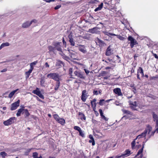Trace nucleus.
I'll use <instances>...</instances> for the list:
<instances>
[{"instance_id": "c03bdc74", "label": "nucleus", "mask_w": 158, "mask_h": 158, "mask_svg": "<svg viewBox=\"0 0 158 158\" xmlns=\"http://www.w3.org/2000/svg\"><path fill=\"white\" fill-rule=\"evenodd\" d=\"M0 155L2 156L3 157H5L7 155V154L5 152H3L0 153Z\"/></svg>"}, {"instance_id": "412c9836", "label": "nucleus", "mask_w": 158, "mask_h": 158, "mask_svg": "<svg viewBox=\"0 0 158 158\" xmlns=\"http://www.w3.org/2000/svg\"><path fill=\"white\" fill-rule=\"evenodd\" d=\"M143 146L139 150L138 152H137V155L135 156V157H138L140 154V156H139L140 158L141 156H142V158H143V154H142V153L143 152Z\"/></svg>"}, {"instance_id": "49530a36", "label": "nucleus", "mask_w": 158, "mask_h": 158, "mask_svg": "<svg viewBox=\"0 0 158 158\" xmlns=\"http://www.w3.org/2000/svg\"><path fill=\"white\" fill-rule=\"evenodd\" d=\"M96 0H91L89 1V3L90 4H94L96 3V2H97Z\"/></svg>"}, {"instance_id": "aec40b11", "label": "nucleus", "mask_w": 158, "mask_h": 158, "mask_svg": "<svg viewBox=\"0 0 158 158\" xmlns=\"http://www.w3.org/2000/svg\"><path fill=\"white\" fill-rule=\"evenodd\" d=\"M97 30V27H94L93 28L89 29L88 32L92 34L96 33L98 31Z\"/></svg>"}, {"instance_id": "69168bd1", "label": "nucleus", "mask_w": 158, "mask_h": 158, "mask_svg": "<svg viewBox=\"0 0 158 158\" xmlns=\"http://www.w3.org/2000/svg\"><path fill=\"white\" fill-rule=\"evenodd\" d=\"M112 99H108L107 100H106V101H105V102H109L110 101L112 100Z\"/></svg>"}, {"instance_id": "393cba45", "label": "nucleus", "mask_w": 158, "mask_h": 158, "mask_svg": "<svg viewBox=\"0 0 158 158\" xmlns=\"http://www.w3.org/2000/svg\"><path fill=\"white\" fill-rule=\"evenodd\" d=\"M45 82V77L43 76L40 78V85L42 86H44V84Z\"/></svg>"}, {"instance_id": "09e8293b", "label": "nucleus", "mask_w": 158, "mask_h": 158, "mask_svg": "<svg viewBox=\"0 0 158 158\" xmlns=\"http://www.w3.org/2000/svg\"><path fill=\"white\" fill-rule=\"evenodd\" d=\"M61 5H58L56 6V7H54V9L55 10H56L61 7Z\"/></svg>"}, {"instance_id": "7c9ffc66", "label": "nucleus", "mask_w": 158, "mask_h": 158, "mask_svg": "<svg viewBox=\"0 0 158 158\" xmlns=\"http://www.w3.org/2000/svg\"><path fill=\"white\" fill-rule=\"evenodd\" d=\"M102 91L101 89H100L98 91L97 90H94L93 92L94 95H98V94H101L102 93Z\"/></svg>"}, {"instance_id": "79ce46f5", "label": "nucleus", "mask_w": 158, "mask_h": 158, "mask_svg": "<svg viewBox=\"0 0 158 158\" xmlns=\"http://www.w3.org/2000/svg\"><path fill=\"white\" fill-rule=\"evenodd\" d=\"M74 129L75 130L79 132L81 130V128H80V127H79L77 126H75L74 127Z\"/></svg>"}, {"instance_id": "a18cd8bd", "label": "nucleus", "mask_w": 158, "mask_h": 158, "mask_svg": "<svg viewBox=\"0 0 158 158\" xmlns=\"http://www.w3.org/2000/svg\"><path fill=\"white\" fill-rule=\"evenodd\" d=\"M79 132L80 135L83 137H84V134L83 133V132L81 130L80 131H79Z\"/></svg>"}, {"instance_id": "5701e85b", "label": "nucleus", "mask_w": 158, "mask_h": 158, "mask_svg": "<svg viewBox=\"0 0 158 158\" xmlns=\"http://www.w3.org/2000/svg\"><path fill=\"white\" fill-rule=\"evenodd\" d=\"M24 106L22 108H20L18 110L17 113L16 114V115L17 116H19L21 115V113L23 112V110H24Z\"/></svg>"}, {"instance_id": "2eb2a0df", "label": "nucleus", "mask_w": 158, "mask_h": 158, "mask_svg": "<svg viewBox=\"0 0 158 158\" xmlns=\"http://www.w3.org/2000/svg\"><path fill=\"white\" fill-rule=\"evenodd\" d=\"M35 21H35H36L35 20H33L31 21L30 22L28 21H27L26 22L23 23L22 25V27L24 28H27L29 26H30L31 25L32 23V22H34Z\"/></svg>"}, {"instance_id": "ddd939ff", "label": "nucleus", "mask_w": 158, "mask_h": 158, "mask_svg": "<svg viewBox=\"0 0 158 158\" xmlns=\"http://www.w3.org/2000/svg\"><path fill=\"white\" fill-rule=\"evenodd\" d=\"M96 99L95 98L93 100L90 102V103L92 107L93 110L95 112H96V111L97 103H96Z\"/></svg>"}, {"instance_id": "4d7b16f0", "label": "nucleus", "mask_w": 158, "mask_h": 158, "mask_svg": "<svg viewBox=\"0 0 158 158\" xmlns=\"http://www.w3.org/2000/svg\"><path fill=\"white\" fill-rule=\"evenodd\" d=\"M62 41L64 45L66 46V41L64 40V37H63L62 38Z\"/></svg>"}, {"instance_id": "f704fd0d", "label": "nucleus", "mask_w": 158, "mask_h": 158, "mask_svg": "<svg viewBox=\"0 0 158 158\" xmlns=\"http://www.w3.org/2000/svg\"><path fill=\"white\" fill-rule=\"evenodd\" d=\"M157 127L155 126V130L153 131L151 133V134L149 136V138L151 137V136H153L155 133L156 132L157 133H158V129H157Z\"/></svg>"}, {"instance_id": "a211bd4d", "label": "nucleus", "mask_w": 158, "mask_h": 158, "mask_svg": "<svg viewBox=\"0 0 158 158\" xmlns=\"http://www.w3.org/2000/svg\"><path fill=\"white\" fill-rule=\"evenodd\" d=\"M68 37L69 39V42L70 44L72 46H74L75 45V42L73 41V38L72 35L70 34L68 36Z\"/></svg>"}, {"instance_id": "0e129e2a", "label": "nucleus", "mask_w": 158, "mask_h": 158, "mask_svg": "<svg viewBox=\"0 0 158 158\" xmlns=\"http://www.w3.org/2000/svg\"><path fill=\"white\" fill-rule=\"evenodd\" d=\"M7 70V69H3V70H2L1 71V72H5Z\"/></svg>"}, {"instance_id": "5fc2aeb1", "label": "nucleus", "mask_w": 158, "mask_h": 158, "mask_svg": "<svg viewBox=\"0 0 158 158\" xmlns=\"http://www.w3.org/2000/svg\"><path fill=\"white\" fill-rule=\"evenodd\" d=\"M37 63H38L37 61H34L33 62L31 63L30 64L31 65H32L33 66H34V65H35Z\"/></svg>"}, {"instance_id": "de8ad7c7", "label": "nucleus", "mask_w": 158, "mask_h": 158, "mask_svg": "<svg viewBox=\"0 0 158 158\" xmlns=\"http://www.w3.org/2000/svg\"><path fill=\"white\" fill-rule=\"evenodd\" d=\"M132 91L134 92V94H136V89L135 87L134 86L132 87Z\"/></svg>"}, {"instance_id": "a19ab883", "label": "nucleus", "mask_w": 158, "mask_h": 158, "mask_svg": "<svg viewBox=\"0 0 158 158\" xmlns=\"http://www.w3.org/2000/svg\"><path fill=\"white\" fill-rule=\"evenodd\" d=\"M53 117L57 121L60 118L59 115L57 114H54L53 115Z\"/></svg>"}, {"instance_id": "680f3d73", "label": "nucleus", "mask_w": 158, "mask_h": 158, "mask_svg": "<svg viewBox=\"0 0 158 158\" xmlns=\"http://www.w3.org/2000/svg\"><path fill=\"white\" fill-rule=\"evenodd\" d=\"M35 97L37 100L38 101H39L40 102H43L42 100H41L37 96H35Z\"/></svg>"}, {"instance_id": "dca6fc26", "label": "nucleus", "mask_w": 158, "mask_h": 158, "mask_svg": "<svg viewBox=\"0 0 158 158\" xmlns=\"http://www.w3.org/2000/svg\"><path fill=\"white\" fill-rule=\"evenodd\" d=\"M113 50L110 47V46H109L107 48L105 53V55L106 56H110L113 54Z\"/></svg>"}, {"instance_id": "f3484780", "label": "nucleus", "mask_w": 158, "mask_h": 158, "mask_svg": "<svg viewBox=\"0 0 158 158\" xmlns=\"http://www.w3.org/2000/svg\"><path fill=\"white\" fill-rule=\"evenodd\" d=\"M113 92L116 94L118 96H122L123 95L121 89L119 88H117L114 89Z\"/></svg>"}, {"instance_id": "cd10ccee", "label": "nucleus", "mask_w": 158, "mask_h": 158, "mask_svg": "<svg viewBox=\"0 0 158 158\" xmlns=\"http://www.w3.org/2000/svg\"><path fill=\"white\" fill-rule=\"evenodd\" d=\"M19 90V89H17L11 92L9 95V97L10 98H12L14 95L15 93L16 92Z\"/></svg>"}, {"instance_id": "7ed1b4c3", "label": "nucleus", "mask_w": 158, "mask_h": 158, "mask_svg": "<svg viewBox=\"0 0 158 158\" xmlns=\"http://www.w3.org/2000/svg\"><path fill=\"white\" fill-rule=\"evenodd\" d=\"M16 120V118L15 117H11L9 119L4 121L3 122V124L5 126H8L14 123Z\"/></svg>"}, {"instance_id": "ea45409f", "label": "nucleus", "mask_w": 158, "mask_h": 158, "mask_svg": "<svg viewBox=\"0 0 158 158\" xmlns=\"http://www.w3.org/2000/svg\"><path fill=\"white\" fill-rule=\"evenodd\" d=\"M123 112L124 114H127L131 115V112L129 111V110H124Z\"/></svg>"}, {"instance_id": "3c124183", "label": "nucleus", "mask_w": 158, "mask_h": 158, "mask_svg": "<svg viewBox=\"0 0 158 158\" xmlns=\"http://www.w3.org/2000/svg\"><path fill=\"white\" fill-rule=\"evenodd\" d=\"M99 111L100 113V116H101V117H102V116L103 115V113L102 112V110L101 109H99Z\"/></svg>"}, {"instance_id": "39448f33", "label": "nucleus", "mask_w": 158, "mask_h": 158, "mask_svg": "<svg viewBox=\"0 0 158 158\" xmlns=\"http://www.w3.org/2000/svg\"><path fill=\"white\" fill-rule=\"evenodd\" d=\"M131 153V151L129 149L126 150L123 154H122L121 155H117L116 156L115 158H123L129 156Z\"/></svg>"}, {"instance_id": "a878e982", "label": "nucleus", "mask_w": 158, "mask_h": 158, "mask_svg": "<svg viewBox=\"0 0 158 158\" xmlns=\"http://www.w3.org/2000/svg\"><path fill=\"white\" fill-rule=\"evenodd\" d=\"M103 6V2H102L101 4L98 6L95 9L94 11L95 12H97L98 11L101 10Z\"/></svg>"}, {"instance_id": "bf43d9fd", "label": "nucleus", "mask_w": 158, "mask_h": 158, "mask_svg": "<svg viewBox=\"0 0 158 158\" xmlns=\"http://www.w3.org/2000/svg\"><path fill=\"white\" fill-rule=\"evenodd\" d=\"M44 65L46 68H49V65L48 64V63L47 62H46Z\"/></svg>"}, {"instance_id": "6e6d98bb", "label": "nucleus", "mask_w": 158, "mask_h": 158, "mask_svg": "<svg viewBox=\"0 0 158 158\" xmlns=\"http://www.w3.org/2000/svg\"><path fill=\"white\" fill-rule=\"evenodd\" d=\"M57 63L58 64V65H61V64H63V62L60 60L58 61Z\"/></svg>"}, {"instance_id": "37998d69", "label": "nucleus", "mask_w": 158, "mask_h": 158, "mask_svg": "<svg viewBox=\"0 0 158 158\" xmlns=\"http://www.w3.org/2000/svg\"><path fill=\"white\" fill-rule=\"evenodd\" d=\"M38 153L36 152H33V158H37L38 157Z\"/></svg>"}, {"instance_id": "20e7f679", "label": "nucleus", "mask_w": 158, "mask_h": 158, "mask_svg": "<svg viewBox=\"0 0 158 158\" xmlns=\"http://www.w3.org/2000/svg\"><path fill=\"white\" fill-rule=\"evenodd\" d=\"M127 40L130 41V46L131 48H133L135 45L138 44L137 41L131 35L128 36Z\"/></svg>"}, {"instance_id": "f03ea898", "label": "nucleus", "mask_w": 158, "mask_h": 158, "mask_svg": "<svg viewBox=\"0 0 158 158\" xmlns=\"http://www.w3.org/2000/svg\"><path fill=\"white\" fill-rule=\"evenodd\" d=\"M47 77L54 80L55 81L60 80V76L57 73H50L48 74Z\"/></svg>"}, {"instance_id": "0eeeda50", "label": "nucleus", "mask_w": 158, "mask_h": 158, "mask_svg": "<svg viewBox=\"0 0 158 158\" xmlns=\"http://www.w3.org/2000/svg\"><path fill=\"white\" fill-rule=\"evenodd\" d=\"M61 42H53L52 43V45L54 47L55 50H57L60 52L62 51L61 44Z\"/></svg>"}, {"instance_id": "f257e3e1", "label": "nucleus", "mask_w": 158, "mask_h": 158, "mask_svg": "<svg viewBox=\"0 0 158 158\" xmlns=\"http://www.w3.org/2000/svg\"><path fill=\"white\" fill-rule=\"evenodd\" d=\"M148 132V130L147 129H145L144 131L141 134L137 136L136 139H135L131 143V148L132 149H134L135 148V140L137 139H139L140 138L145 137Z\"/></svg>"}, {"instance_id": "b1692460", "label": "nucleus", "mask_w": 158, "mask_h": 158, "mask_svg": "<svg viewBox=\"0 0 158 158\" xmlns=\"http://www.w3.org/2000/svg\"><path fill=\"white\" fill-rule=\"evenodd\" d=\"M57 122L62 125H64L65 123V120L63 118H60Z\"/></svg>"}, {"instance_id": "58836bf2", "label": "nucleus", "mask_w": 158, "mask_h": 158, "mask_svg": "<svg viewBox=\"0 0 158 158\" xmlns=\"http://www.w3.org/2000/svg\"><path fill=\"white\" fill-rule=\"evenodd\" d=\"M114 36H116L117 38L121 40H123L125 39V38L123 37V36L120 35H114Z\"/></svg>"}, {"instance_id": "e2e57ef3", "label": "nucleus", "mask_w": 158, "mask_h": 158, "mask_svg": "<svg viewBox=\"0 0 158 158\" xmlns=\"http://www.w3.org/2000/svg\"><path fill=\"white\" fill-rule=\"evenodd\" d=\"M152 130V127L149 125V134L150 133V131Z\"/></svg>"}, {"instance_id": "c756f323", "label": "nucleus", "mask_w": 158, "mask_h": 158, "mask_svg": "<svg viewBox=\"0 0 158 158\" xmlns=\"http://www.w3.org/2000/svg\"><path fill=\"white\" fill-rule=\"evenodd\" d=\"M79 115L80 116L81 119L85 120H86V117L84 114L81 112H79Z\"/></svg>"}, {"instance_id": "bb28decb", "label": "nucleus", "mask_w": 158, "mask_h": 158, "mask_svg": "<svg viewBox=\"0 0 158 158\" xmlns=\"http://www.w3.org/2000/svg\"><path fill=\"white\" fill-rule=\"evenodd\" d=\"M61 80H58L56 81V85L54 88V89L55 90H57L60 86V81Z\"/></svg>"}, {"instance_id": "6ab92c4d", "label": "nucleus", "mask_w": 158, "mask_h": 158, "mask_svg": "<svg viewBox=\"0 0 158 158\" xmlns=\"http://www.w3.org/2000/svg\"><path fill=\"white\" fill-rule=\"evenodd\" d=\"M97 42L99 44V45L100 47H102L106 45L105 43L103 41L100 40L99 39L97 38Z\"/></svg>"}, {"instance_id": "1a4fd4ad", "label": "nucleus", "mask_w": 158, "mask_h": 158, "mask_svg": "<svg viewBox=\"0 0 158 158\" xmlns=\"http://www.w3.org/2000/svg\"><path fill=\"white\" fill-rule=\"evenodd\" d=\"M20 100H18L17 102L12 103L11 105L10 110H16L19 106Z\"/></svg>"}, {"instance_id": "4be33fe9", "label": "nucleus", "mask_w": 158, "mask_h": 158, "mask_svg": "<svg viewBox=\"0 0 158 158\" xmlns=\"http://www.w3.org/2000/svg\"><path fill=\"white\" fill-rule=\"evenodd\" d=\"M89 138L90 139L89 140V143H92V145L94 146L95 144V141L93 135H89Z\"/></svg>"}, {"instance_id": "9b49d317", "label": "nucleus", "mask_w": 158, "mask_h": 158, "mask_svg": "<svg viewBox=\"0 0 158 158\" xmlns=\"http://www.w3.org/2000/svg\"><path fill=\"white\" fill-rule=\"evenodd\" d=\"M78 47L79 50L83 53L85 54L87 52L86 49L84 45L79 44Z\"/></svg>"}, {"instance_id": "e433bc0d", "label": "nucleus", "mask_w": 158, "mask_h": 158, "mask_svg": "<svg viewBox=\"0 0 158 158\" xmlns=\"http://www.w3.org/2000/svg\"><path fill=\"white\" fill-rule=\"evenodd\" d=\"M100 106H103L105 103V100L104 99H100L99 102L97 103Z\"/></svg>"}, {"instance_id": "423d86ee", "label": "nucleus", "mask_w": 158, "mask_h": 158, "mask_svg": "<svg viewBox=\"0 0 158 158\" xmlns=\"http://www.w3.org/2000/svg\"><path fill=\"white\" fill-rule=\"evenodd\" d=\"M89 95L88 94L87 91L86 90H84L82 91L81 97V100L85 102Z\"/></svg>"}, {"instance_id": "338daca9", "label": "nucleus", "mask_w": 158, "mask_h": 158, "mask_svg": "<svg viewBox=\"0 0 158 158\" xmlns=\"http://www.w3.org/2000/svg\"><path fill=\"white\" fill-rule=\"evenodd\" d=\"M111 69V67H107L105 68V69L106 70L109 69Z\"/></svg>"}, {"instance_id": "9d476101", "label": "nucleus", "mask_w": 158, "mask_h": 158, "mask_svg": "<svg viewBox=\"0 0 158 158\" xmlns=\"http://www.w3.org/2000/svg\"><path fill=\"white\" fill-rule=\"evenodd\" d=\"M139 74H141V77H144V75L143 70L142 68L141 67H139V69H138L137 74V79L140 80V79L139 77Z\"/></svg>"}, {"instance_id": "473e14b6", "label": "nucleus", "mask_w": 158, "mask_h": 158, "mask_svg": "<svg viewBox=\"0 0 158 158\" xmlns=\"http://www.w3.org/2000/svg\"><path fill=\"white\" fill-rule=\"evenodd\" d=\"M10 45L9 43L8 42L3 43L0 46V50L5 46H8Z\"/></svg>"}, {"instance_id": "8fccbe9b", "label": "nucleus", "mask_w": 158, "mask_h": 158, "mask_svg": "<svg viewBox=\"0 0 158 158\" xmlns=\"http://www.w3.org/2000/svg\"><path fill=\"white\" fill-rule=\"evenodd\" d=\"M135 66H134L131 69V74L135 72Z\"/></svg>"}, {"instance_id": "72a5a7b5", "label": "nucleus", "mask_w": 158, "mask_h": 158, "mask_svg": "<svg viewBox=\"0 0 158 158\" xmlns=\"http://www.w3.org/2000/svg\"><path fill=\"white\" fill-rule=\"evenodd\" d=\"M48 50L49 52H54L55 50L54 47L52 46H49L48 47Z\"/></svg>"}, {"instance_id": "4468645a", "label": "nucleus", "mask_w": 158, "mask_h": 158, "mask_svg": "<svg viewBox=\"0 0 158 158\" xmlns=\"http://www.w3.org/2000/svg\"><path fill=\"white\" fill-rule=\"evenodd\" d=\"M152 115L154 121L156 122L155 126L157 127V129H158V116L154 112H152Z\"/></svg>"}, {"instance_id": "603ef678", "label": "nucleus", "mask_w": 158, "mask_h": 158, "mask_svg": "<svg viewBox=\"0 0 158 158\" xmlns=\"http://www.w3.org/2000/svg\"><path fill=\"white\" fill-rule=\"evenodd\" d=\"M84 70L85 72V73H86V75H88L89 73V72H90L89 71V70H88V69H84Z\"/></svg>"}, {"instance_id": "f8f14e48", "label": "nucleus", "mask_w": 158, "mask_h": 158, "mask_svg": "<svg viewBox=\"0 0 158 158\" xmlns=\"http://www.w3.org/2000/svg\"><path fill=\"white\" fill-rule=\"evenodd\" d=\"M74 74L75 76L79 78L83 79H84L85 78V77L83 74L79 71L77 70L75 71L74 72Z\"/></svg>"}, {"instance_id": "052dcab7", "label": "nucleus", "mask_w": 158, "mask_h": 158, "mask_svg": "<svg viewBox=\"0 0 158 158\" xmlns=\"http://www.w3.org/2000/svg\"><path fill=\"white\" fill-rule=\"evenodd\" d=\"M73 69L72 68H70L69 69V74L71 75L72 73Z\"/></svg>"}, {"instance_id": "c9c22d12", "label": "nucleus", "mask_w": 158, "mask_h": 158, "mask_svg": "<svg viewBox=\"0 0 158 158\" xmlns=\"http://www.w3.org/2000/svg\"><path fill=\"white\" fill-rule=\"evenodd\" d=\"M102 32L106 35H107L108 36H109L110 35H111V36H114V35H115V34L110 33L108 32L107 31H103Z\"/></svg>"}, {"instance_id": "2f4dec72", "label": "nucleus", "mask_w": 158, "mask_h": 158, "mask_svg": "<svg viewBox=\"0 0 158 158\" xmlns=\"http://www.w3.org/2000/svg\"><path fill=\"white\" fill-rule=\"evenodd\" d=\"M24 114L25 115V117H28L30 115V114L29 113L27 109H24V110H23V112L22 114Z\"/></svg>"}, {"instance_id": "864d4df0", "label": "nucleus", "mask_w": 158, "mask_h": 158, "mask_svg": "<svg viewBox=\"0 0 158 158\" xmlns=\"http://www.w3.org/2000/svg\"><path fill=\"white\" fill-rule=\"evenodd\" d=\"M30 68L29 70H30L32 72L33 69H34V66L31 65V64H30Z\"/></svg>"}, {"instance_id": "4c0bfd02", "label": "nucleus", "mask_w": 158, "mask_h": 158, "mask_svg": "<svg viewBox=\"0 0 158 158\" xmlns=\"http://www.w3.org/2000/svg\"><path fill=\"white\" fill-rule=\"evenodd\" d=\"M31 72H32L29 70L25 72V74L26 75V79L29 78V76Z\"/></svg>"}, {"instance_id": "774afa93", "label": "nucleus", "mask_w": 158, "mask_h": 158, "mask_svg": "<svg viewBox=\"0 0 158 158\" xmlns=\"http://www.w3.org/2000/svg\"><path fill=\"white\" fill-rule=\"evenodd\" d=\"M154 56H155V57L156 59H158V56H157V55L156 54H154Z\"/></svg>"}, {"instance_id": "c85d7f7f", "label": "nucleus", "mask_w": 158, "mask_h": 158, "mask_svg": "<svg viewBox=\"0 0 158 158\" xmlns=\"http://www.w3.org/2000/svg\"><path fill=\"white\" fill-rule=\"evenodd\" d=\"M136 102L135 101L134 102V104L131 103L130 105V107L131 109L133 110H136Z\"/></svg>"}, {"instance_id": "6e6552de", "label": "nucleus", "mask_w": 158, "mask_h": 158, "mask_svg": "<svg viewBox=\"0 0 158 158\" xmlns=\"http://www.w3.org/2000/svg\"><path fill=\"white\" fill-rule=\"evenodd\" d=\"M32 92L33 94L38 96L41 98L43 99H44V95L41 93V92L39 90V89L38 88H36L35 90H34L32 91Z\"/></svg>"}, {"instance_id": "13d9d810", "label": "nucleus", "mask_w": 158, "mask_h": 158, "mask_svg": "<svg viewBox=\"0 0 158 158\" xmlns=\"http://www.w3.org/2000/svg\"><path fill=\"white\" fill-rule=\"evenodd\" d=\"M101 117L102 118H103L104 120H105L106 121H107L108 120V119L106 118V117L104 115H103Z\"/></svg>"}]
</instances>
